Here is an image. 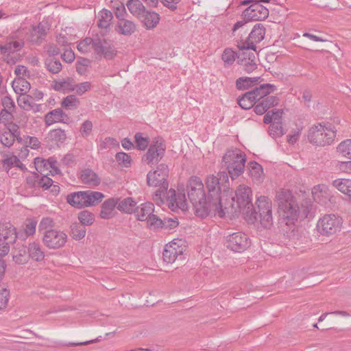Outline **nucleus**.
<instances>
[{"mask_svg": "<svg viewBox=\"0 0 351 351\" xmlns=\"http://www.w3.org/2000/svg\"><path fill=\"white\" fill-rule=\"evenodd\" d=\"M223 198L221 210L223 215L219 216L222 218L226 215L230 218L234 217L242 213L250 223H254L258 219V213L255 211L252 204V191L250 187L239 185L235 191V196L228 199Z\"/></svg>", "mask_w": 351, "mask_h": 351, "instance_id": "obj_1", "label": "nucleus"}, {"mask_svg": "<svg viewBox=\"0 0 351 351\" xmlns=\"http://www.w3.org/2000/svg\"><path fill=\"white\" fill-rule=\"evenodd\" d=\"M186 187L188 197L193 205L195 215L201 218L213 217L214 210L210 208L202 180L197 176H192L189 180Z\"/></svg>", "mask_w": 351, "mask_h": 351, "instance_id": "obj_2", "label": "nucleus"}, {"mask_svg": "<svg viewBox=\"0 0 351 351\" xmlns=\"http://www.w3.org/2000/svg\"><path fill=\"white\" fill-rule=\"evenodd\" d=\"M228 177L226 172H219L216 175H210L206 180V188L208 190V199L210 208H213L215 216H221L223 212L221 210L224 195H221L222 186L226 189L228 188Z\"/></svg>", "mask_w": 351, "mask_h": 351, "instance_id": "obj_3", "label": "nucleus"}, {"mask_svg": "<svg viewBox=\"0 0 351 351\" xmlns=\"http://www.w3.org/2000/svg\"><path fill=\"white\" fill-rule=\"evenodd\" d=\"M275 202L278 204V213L282 223L294 224L299 216V206L289 190L281 189L276 193Z\"/></svg>", "mask_w": 351, "mask_h": 351, "instance_id": "obj_4", "label": "nucleus"}, {"mask_svg": "<svg viewBox=\"0 0 351 351\" xmlns=\"http://www.w3.org/2000/svg\"><path fill=\"white\" fill-rule=\"evenodd\" d=\"M336 132L334 125L330 123H317L309 129L308 138L313 145L325 146L333 142Z\"/></svg>", "mask_w": 351, "mask_h": 351, "instance_id": "obj_5", "label": "nucleus"}, {"mask_svg": "<svg viewBox=\"0 0 351 351\" xmlns=\"http://www.w3.org/2000/svg\"><path fill=\"white\" fill-rule=\"evenodd\" d=\"M245 160V156L239 150H230L226 153L223 161L232 179L243 172Z\"/></svg>", "mask_w": 351, "mask_h": 351, "instance_id": "obj_6", "label": "nucleus"}, {"mask_svg": "<svg viewBox=\"0 0 351 351\" xmlns=\"http://www.w3.org/2000/svg\"><path fill=\"white\" fill-rule=\"evenodd\" d=\"M282 110L268 111L263 118V122L266 124L271 123L269 127V134L273 138H278L285 134L282 122Z\"/></svg>", "mask_w": 351, "mask_h": 351, "instance_id": "obj_7", "label": "nucleus"}, {"mask_svg": "<svg viewBox=\"0 0 351 351\" xmlns=\"http://www.w3.org/2000/svg\"><path fill=\"white\" fill-rule=\"evenodd\" d=\"M342 219L334 214L325 215L317 223L318 232L322 235H332L340 230Z\"/></svg>", "mask_w": 351, "mask_h": 351, "instance_id": "obj_8", "label": "nucleus"}, {"mask_svg": "<svg viewBox=\"0 0 351 351\" xmlns=\"http://www.w3.org/2000/svg\"><path fill=\"white\" fill-rule=\"evenodd\" d=\"M169 176V168L165 164H160L157 166L156 169L149 171L147 175V182L148 186L158 187L160 189H167L169 183L167 178Z\"/></svg>", "mask_w": 351, "mask_h": 351, "instance_id": "obj_9", "label": "nucleus"}, {"mask_svg": "<svg viewBox=\"0 0 351 351\" xmlns=\"http://www.w3.org/2000/svg\"><path fill=\"white\" fill-rule=\"evenodd\" d=\"M165 150L166 145L164 140L161 138H155L143 157V160L150 165L156 164L165 156Z\"/></svg>", "mask_w": 351, "mask_h": 351, "instance_id": "obj_10", "label": "nucleus"}, {"mask_svg": "<svg viewBox=\"0 0 351 351\" xmlns=\"http://www.w3.org/2000/svg\"><path fill=\"white\" fill-rule=\"evenodd\" d=\"M256 205L259 210V217L261 225L269 228L273 223L271 200L265 195L256 197Z\"/></svg>", "mask_w": 351, "mask_h": 351, "instance_id": "obj_11", "label": "nucleus"}, {"mask_svg": "<svg viewBox=\"0 0 351 351\" xmlns=\"http://www.w3.org/2000/svg\"><path fill=\"white\" fill-rule=\"evenodd\" d=\"M67 241V235L57 229H50L43 232V242L49 249H59L62 247Z\"/></svg>", "mask_w": 351, "mask_h": 351, "instance_id": "obj_12", "label": "nucleus"}, {"mask_svg": "<svg viewBox=\"0 0 351 351\" xmlns=\"http://www.w3.org/2000/svg\"><path fill=\"white\" fill-rule=\"evenodd\" d=\"M250 240L244 233L234 232L226 237V246L234 252H243L250 246Z\"/></svg>", "mask_w": 351, "mask_h": 351, "instance_id": "obj_13", "label": "nucleus"}, {"mask_svg": "<svg viewBox=\"0 0 351 351\" xmlns=\"http://www.w3.org/2000/svg\"><path fill=\"white\" fill-rule=\"evenodd\" d=\"M167 202L169 208L173 212L178 210L184 211L187 210L188 205L185 194L183 191L170 189L167 192Z\"/></svg>", "mask_w": 351, "mask_h": 351, "instance_id": "obj_14", "label": "nucleus"}, {"mask_svg": "<svg viewBox=\"0 0 351 351\" xmlns=\"http://www.w3.org/2000/svg\"><path fill=\"white\" fill-rule=\"evenodd\" d=\"M181 240H173L165 245L162 257L167 263H173L178 258H182L183 247L180 245Z\"/></svg>", "mask_w": 351, "mask_h": 351, "instance_id": "obj_15", "label": "nucleus"}, {"mask_svg": "<svg viewBox=\"0 0 351 351\" xmlns=\"http://www.w3.org/2000/svg\"><path fill=\"white\" fill-rule=\"evenodd\" d=\"M247 21H262L269 16V10L261 3H252L242 14Z\"/></svg>", "mask_w": 351, "mask_h": 351, "instance_id": "obj_16", "label": "nucleus"}, {"mask_svg": "<svg viewBox=\"0 0 351 351\" xmlns=\"http://www.w3.org/2000/svg\"><path fill=\"white\" fill-rule=\"evenodd\" d=\"M265 34V29L263 24H256L251 32L247 40L242 43V47L245 49H252L255 51L256 44L260 43L263 40Z\"/></svg>", "mask_w": 351, "mask_h": 351, "instance_id": "obj_17", "label": "nucleus"}, {"mask_svg": "<svg viewBox=\"0 0 351 351\" xmlns=\"http://www.w3.org/2000/svg\"><path fill=\"white\" fill-rule=\"evenodd\" d=\"M95 51L98 55H103L107 59H112L117 53L114 45L110 40L99 38H96Z\"/></svg>", "mask_w": 351, "mask_h": 351, "instance_id": "obj_18", "label": "nucleus"}, {"mask_svg": "<svg viewBox=\"0 0 351 351\" xmlns=\"http://www.w3.org/2000/svg\"><path fill=\"white\" fill-rule=\"evenodd\" d=\"M312 195L315 202L320 204H326L330 201L331 193L328 187L324 184H317L312 189Z\"/></svg>", "mask_w": 351, "mask_h": 351, "instance_id": "obj_19", "label": "nucleus"}, {"mask_svg": "<svg viewBox=\"0 0 351 351\" xmlns=\"http://www.w3.org/2000/svg\"><path fill=\"white\" fill-rule=\"evenodd\" d=\"M18 237L15 228L10 223H0V242L12 244Z\"/></svg>", "mask_w": 351, "mask_h": 351, "instance_id": "obj_20", "label": "nucleus"}, {"mask_svg": "<svg viewBox=\"0 0 351 351\" xmlns=\"http://www.w3.org/2000/svg\"><path fill=\"white\" fill-rule=\"evenodd\" d=\"M47 29L43 23L38 25H31V28L27 33V38L33 43H40L45 37Z\"/></svg>", "mask_w": 351, "mask_h": 351, "instance_id": "obj_21", "label": "nucleus"}, {"mask_svg": "<svg viewBox=\"0 0 351 351\" xmlns=\"http://www.w3.org/2000/svg\"><path fill=\"white\" fill-rule=\"evenodd\" d=\"M68 116L61 108H56L47 112L45 117V122L47 126H50L56 123H66Z\"/></svg>", "mask_w": 351, "mask_h": 351, "instance_id": "obj_22", "label": "nucleus"}, {"mask_svg": "<svg viewBox=\"0 0 351 351\" xmlns=\"http://www.w3.org/2000/svg\"><path fill=\"white\" fill-rule=\"evenodd\" d=\"M276 88L274 85L270 84H263L255 87L250 90V93H253L256 101H261L270 93L274 92Z\"/></svg>", "mask_w": 351, "mask_h": 351, "instance_id": "obj_23", "label": "nucleus"}, {"mask_svg": "<svg viewBox=\"0 0 351 351\" xmlns=\"http://www.w3.org/2000/svg\"><path fill=\"white\" fill-rule=\"evenodd\" d=\"M154 211V206L151 202L141 204L136 207L134 213L138 221H146Z\"/></svg>", "mask_w": 351, "mask_h": 351, "instance_id": "obj_24", "label": "nucleus"}, {"mask_svg": "<svg viewBox=\"0 0 351 351\" xmlns=\"http://www.w3.org/2000/svg\"><path fill=\"white\" fill-rule=\"evenodd\" d=\"M80 180L82 183L90 186H97L101 183V178L92 169H86L82 171Z\"/></svg>", "mask_w": 351, "mask_h": 351, "instance_id": "obj_25", "label": "nucleus"}, {"mask_svg": "<svg viewBox=\"0 0 351 351\" xmlns=\"http://www.w3.org/2000/svg\"><path fill=\"white\" fill-rule=\"evenodd\" d=\"M27 250L28 258L36 262H40L44 260L45 253L38 242L33 241L29 243Z\"/></svg>", "mask_w": 351, "mask_h": 351, "instance_id": "obj_26", "label": "nucleus"}, {"mask_svg": "<svg viewBox=\"0 0 351 351\" xmlns=\"http://www.w3.org/2000/svg\"><path fill=\"white\" fill-rule=\"evenodd\" d=\"M118 198H110L101 205L100 216L102 219H110L113 216V211L118 204Z\"/></svg>", "mask_w": 351, "mask_h": 351, "instance_id": "obj_27", "label": "nucleus"}, {"mask_svg": "<svg viewBox=\"0 0 351 351\" xmlns=\"http://www.w3.org/2000/svg\"><path fill=\"white\" fill-rule=\"evenodd\" d=\"M52 87L55 90L60 92H72L73 91L74 80L71 77L54 80Z\"/></svg>", "mask_w": 351, "mask_h": 351, "instance_id": "obj_28", "label": "nucleus"}, {"mask_svg": "<svg viewBox=\"0 0 351 351\" xmlns=\"http://www.w3.org/2000/svg\"><path fill=\"white\" fill-rule=\"evenodd\" d=\"M2 165L7 173H9V171L14 167L20 169L22 171L27 170L25 165H23L20 159L14 155L8 156L2 160Z\"/></svg>", "mask_w": 351, "mask_h": 351, "instance_id": "obj_29", "label": "nucleus"}, {"mask_svg": "<svg viewBox=\"0 0 351 351\" xmlns=\"http://www.w3.org/2000/svg\"><path fill=\"white\" fill-rule=\"evenodd\" d=\"M136 29V25L134 22L130 20L123 19L119 21L117 23V31L122 35L130 36L135 32Z\"/></svg>", "mask_w": 351, "mask_h": 351, "instance_id": "obj_30", "label": "nucleus"}, {"mask_svg": "<svg viewBox=\"0 0 351 351\" xmlns=\"http://www.w3.org/2000/svg\"><path fill=\"white\" fill-rule=\"evenodd\" d=\"M113 18L112 13L106 9H103L99 12L97 15V25L101 29H108Z\"/></svg>", "mask_w": 351, "mask_h": 351, "instance_id": "obj_31", "label": "nucleus"}, {"mask_svg": "<svg viewBox=\"0 0 351 351\" xmlns=\"http://www.w3.org/2000/svg\"><path fill=\"white\" fill-rule=\"evenodd\" d=\"M85 207L95 206L101 202L104 197L102 193L98 191H84Z\"/></svg>", "mask_w": 351, "mask_h": 351, "instance_id": "obj_32", "label": "nucleus"}, {"mask_svg": "<svg viewBox=\"0 0 351 351\" xmlns=\"http://www.w3.org/2000/svg\"><path fill=\"white\" fill-rule=\"evenodd\" d=\"M160 19V15L155 12H147L144 14L143 23L147 29H152L157 26Z\"/></svg>", "mask_w": 351, "mask_h": 351, "instance_id": "obj_33", "label": "nucleus"}, {"mask_svg": "<svg viewBox=\"0 0 351 351\" xmlns=\"http://www.w3.org/2000/svg\"><path fill=\"white\" fill-rule=\"evenodd\" d=\"M19 106L25 110L38 111L39 105H36L33 102V99L29 95H23L19 97L17 100Z\"/></svg>", "mask_w": 351, "mask_h": 351, "instance_id": "obj_34", "label": "nucleus"}, {"mask_svg": "<svg viewBox=\"0 0 351 351\" xmlns=\"http://www.w3.org/2000/svg\"><path fill=\"white\" fill-rule=\"evenodd\" d=\"M136 202L132 197H126L117 204V208L122 213L132 214L136 208Z\"/></svg>", "mask_w": 351, "mask_h": 351, "instance_id": "obj_35", "label": "nucleus"}, {"mask_svg": "<svg viewBox=\"0 0 351 351\" xmlns=\"http://www.w3.org/2000/svg\"><path fill=\"white\" fill-rule=\"evenodd\" d=\"M67 202L73 207L81 208L85 207L84 191H79L68 195Z\"/></svg>", "mask_w": 351, "mask_h": 351, "instance_id": "obj_36", "label": "nucleus"}, {"mask_svg": "<svg viewBox=\"0 0 351 351\" xmlns=\"http://www.w3.org/2000/svg\"><path fill=\"white\" fill-rule=\"evenodd\" d=\"M30 84L25 79L19 77L12 82V88L14 92L20 95L26 94L30 89Z\"/></svg>", "mask_w": 351, "mask_h": 351, "instance_id": "obj_37", "label": "nucleus"}, {"mask_svg": "<svg viewBox=\"0 0 351 351\" xmlns=\"http://www.w3.org/2000/svg\"><path fill=\"white\" fill-rule=\"evenodd\" d=\"M57 164V161L53 158H49L47 160H45L42 158H36L34 159V166L36 171L41 174L45 170H49V167H52L51 165H54Z\"/></svg>", "mask_w": 351, "mask_h": 351, "instance_id": "obj_38", "label": "nucleus"}, {"mask_svg": "<svg viewBox=\"0 0 351 351\" xmlns=\"http://www.w3.org/2000/svg\"><path fill=\"white\" fill-rule=\"evenodd\" d=\"M130 12L137 17L145 13V6L139 0H129L126 4Z\"/></svg>", "mask_w": 351, "mask_h": 351, "instance_id": "obj_39", "label": "nucleus"}, {"mask_svg": "<svg viewBox=\"0 0 351 351\" xmlns=\"http://www.w3.org/2000/svg\"><path fill=\"white\" fill-rule=\"evenodd\" d=\"M260 80L259 77H241L237 80L236 87L238 90H245L256 84Z\"/></svg>", "mask_w": 351, "mask_h": 351, "instance_id": "obj_40", "label": "nucleus"}, {"mask_svg": "<svg viewBox=\"0 0 351 351\" xmlns=\"http://www.w3.org/2000/svg\"><path fill=\"white\" fill-rule=\"evenodd\" d=\"M23 42L20 40H13L0 45V51L2 53H10L18 51L23 47Z\"/></svg>", "mask_w": 351, "mask_h": 351, "instance_id": "obj_41", "label": "nucleus"}, {"mask_svg": "<svg viewBox=\"0 0 351 351\" xmlns=\"http://www.w3.org/2000/svg\"><path fill=\"white\" fill-rule=\"evenodd\" d=\"M253 93L250 91L245 93L242 97L238 99V104L241 108L245 110L250 109L256 104Z\"/></svg>", "mask_w": 351, "mask_h": 351, "instance_id": "obj_42", "label": "nucleus"}, {"mask_svg": "<svg viewBox=\"0 0 351 351\" xmlns=\"http://www.w3.org/2000/svg\"><path fill=\"white\" fill-rule=\"evenodd\" d=\"M250 56L252 59H247V58H243L239 60V64L243 67V69L247 73H251L257 68L255 53H252L250 55Z\"/></svg>", "mask_w": 351, "mask_h": 351, "instance_id": "obj_43", "label": "nucleus"}, {"mask_svg": "<svg viewBox=\"0 0 351 351\" xmlns=\"http://www.w3.org/2000/svg\"><path fill=\"white\" fill-rule=\"evenodd\" d=\"M119 146V141L112 137H106L104 138H101L97 143V147L99 150L112 149Z\"/></svg>", "mask_w": 351, "mask_h": 351, "instance_id": "obj_44", "label": "nucleus"}, {"mask_svg": "<svg viewBox=\"0 0 351 351\" xmlns=\"http://www.w3.org/2000/svg\"><path fill=\"white\" fill-rule=\"evenodd\" d=\"M95 42L96 38H86L77 44V48L81 53H86L90 51L92 49L95 50Z\"/></svg>", "mask_w": 351, "mask_h": 351, "instance_id": "obj_45", "label": "nucleus"}, {"mask_svg": "<svg viewBox=\"0 0 351 351\" xmlns=\"http://www.w3.org/2000/svg\"><path fill=\"white\" fill-rule=\"evenodd\" d=\"M250 175L254 182H260L263 180V171L262 167L257 162L250 165Z\"/></svg>", "mask_w": 351, "mask_h": 351, "instance_id": "obj_46", "label": "nucleus"}, {"mask_svg": "<svg viewBox=\"0 0 351 351\" xmlns=\"http://www.w3.org/2000/svg\"><path fill=\"white\" fill-rule=\"evenodd\" d=\"M80 103V99L75 95H70L62 99L61 105L66 109L73 110L79 106Z\"/></svg>", "mask_w": 351, "mask_h": 351, "instance_id": "obj_47", "label": "nucleus"}, {"mask_svg": "<svg viewBox=\"0 0 351 351\" xmlns=\"http://www.w3.org/2000/svg\"><path fill=\"white\" fill-rule=\"evenodd\" d=\"M303 126L301 123L295 124V127L291 129L287 136V142L291 145H294L300 138Z\"/></svg>", "mask_w": 351, "mask_h": 351, "instance_id": "obj_48", "label": "nucleus"}, {"mask_svg": "<svg viewBox=\"0 0 351 351\" xmlns=\"http://www.w3.org/2000/svg\"><path fill=\"white\" fill-rule=\"evenodd\" d=\"M236 57V52L230 48L225 49L221 56L222 60L226 66L232 65L234 62Z\"/></svg>", "mask_w": 351, "mask_h": 351, "instance_id": "obj_49", "label": "nucleus"}, {"mask_svg": "<svg viewBox=\"0 0 351 351\" xmlns=\"http://www.w3.org/2000/svg\"><path fill=\"white\" fill-rule=\"evenodd\" d=\"M72 237L75 240L83 239L86 233V230L84 226L79 223H73L71 227Z\"/></svg>", "mask_w": 351, "mask_h": 351, "instance_id": "obj_50", "label": "nucleus"}, {"mask_svg": "<svg viewBox=\"0 0 351 351\" xmlns=\"http://www.w3.org/2000/svg\"><path fill=\"white\" fill-rule=\"evenodd\" d=\"M337 150L343 156L351 159V139L341 142L338 145Z\"/></svg>", "mask_w": 351, "mask_h": 351, "instance_id": "obj_51", "label": "nucleus"}, {"mask_svg": "<svg viewBox=\"0 0 351 351\" xmlns=\"http://www.w3.org/2000/svg\"><path fill=\"white\" fill-rule=\"evenodd\" d=\"M78 219L82 223L81 225L90 226L95 221V216L92 213L88 210H83L79 213Z\"/></svg>", "mask_w": 351, "mask_h": 351, "instance_id": "obj_52", "label": "nucleus"}, {"mask_svg": "<svg viewBox=\"0 0 351 351\" xmlns=\"http://www.w3.org/2000/svg\"><path fill=\"white\" fill-rule=\"evenodd\" d=\"M16 137H14L10 132L3 130L0 134V142L5 147H10L14 143Z\"/></svg>", "mask_w": 351, "mask_h": 351, "instance_id": "obj_53", "label": "nucleus"}, {"mask_svg": "<svg viewBox=\"0 0 351 351\" xmlns=\"http://www.w3.org/2000/svg\"><path fill=\"white\" fill-rule=\"evenodd\" d=\"M53 226L54 221L52 218L49 217H43L38 225V232L43 234V232L53 229Z\"/></svg>", "mask_w": 351, "mask_h": 351, "instance_id": "obj_54", "label": "nucleus"}, {"mask_svg": "<svg viewBox=\"0 0 351 351\" xmlns=\"http://www.w3.org/2000/svg\"><path fill=\"white\" fill-rule=\"evenodd\" d=\"M136 147L139 150H145L149 145V138L143 136L141 132H138L134 136Z\"/></svg>", "mask_w": 351, "mask_h": 351, "instance_id": "obj_55", "label": "nucleus"}, {"mask_svg": "<svg viewBox=\"0 0 351 351\" xmlns=\"http://www.w3.org/2000/svg\"><path fill=\"white\" fill-rule=\"evenodd\" d=\"M73 86V91H75L77 95L81 96L91 89L92 84L90 82H84L79 84L74 82Z\"/></svg>", "mask_w": 351, "mask_h": 351, "instance_id": "obj_56", "label": "nucleus"}, {"mask_svg": "<svg viewBox=\"0 0 351 351\" xmlns=\"http://www.w3.org/2000/svg\"><path fill=\"white\" fill-rule=\"evenodd\" d=\"M147 226L151 229H158L161 228L163 223V219L159 218L157 215H154L153 213L149 216V217L146 220Z\"/></svg>", "mask_w": 351, "mask_h": 351, "instance_id": "obj_57", "label": "nucleus"}, {"mask_svg": "<svg viewBox=\"0 0 351 351\" xmlns=\"http://www.w3.org/2000/svg\"><path fill=\"white\" fill-rule=\"evenodd\" d=\"M6 125L7 128L5 130L7 132H10L12 134V135L16 138V140L19 142L22 141V138L21 137V132L19 130V128H21V125H19L17 123L13 121Z\"/></svg>", "mask_w": 351, "mask_h": 351, "instance_id": "obj_58", "label": "nucleus"}, {"mask_svg": "<svg viewBox=\"0 0 351 351\" xmlns=\"http://www.w3.org/2000/svg\"><path fill=\"white\" fill-rule=\"evenodd\" d=\"M116 160L118 163L125 167H128L131 165V156L125 152H118L115 156Z\"/></svg>", "mask_w": 351, "mask_h": 351, "instance_id": "obj_59", "label": "nucleus"}, {"mask_svg": "<svg viewBox=\"0 0 351 351\" xmlns=\"http://www.w3.org/2000/svg\"><path fill=\"white\" fill-rule=\"evenodd\" d=\"M47 69L52 73H58L62 69V64L59 60H50L45 63Z\"/></svg>", "mask_w": 351, "mask_h": 351, "instance_id": "obj_60", "label": "nucleus"}, {"mask_svg": "<svg viewBox=\"0 0 351 351\" xmlns=\"http://www.w3.org/2000/svg\"><path fill=\"white\" fill-rule=\"evenodd\" d=\"M50 138L56 141H63L66 138V134L64 130L58 128L54 129L49 132V134Z\"/></svg>", "mask_w": 351, "mask_h": 351, "instance_id": "obj_61", "label": "nucleus"}, {"mask_svg": "<svg viewBox=\"0 0 351 351\" xmlns=\"http://www.w3.org/2000/svg\"><path fill=\"white\" fill-rule=\"evenodd\" d=\"M89 66L90 60L86 58H82L77 61L76 70L80 75H85Z\"/></svg>", "mask_w": 351, "mask_h": 351, "instance_id": "obj_62", "label": "nucleus"}, {"mask_svg": "<svg viewBox=\"0 0 351 351\" xmlns=\"http://www.w3.org/2000/svg\"><path fill=\"white\" fill-rule=\"evenodd\" d=\"M9 297V291L6 288L0 287V309H3L7 306Z\"/></svg>", "mask_w": 351, "mask_h": 351, "instance_id": "obj_63", "label": "nucleus"}, {"mask_svg": "<svg viewBox=\"0 0 351 351\" xmlns=\"http://www.w3.org/2000/svg\"><path fill=\"white\" fill-rule=\"evenodd\" d=\"M38 186L42 189L46 190L52 186L53 181L51 178L49 177V174L44 175L37 180Z\"/></svg>", "mask_w": 351, "mask_h": 351, "instance_id": "obj_64", "label": "nucleus"}]
</instances>
